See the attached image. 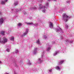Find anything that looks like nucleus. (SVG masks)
Returning a JSON list of instances; mask_svg holds the SVG:
<instances>
[{
	"label": "nucleus",
	"instance_id": "nucleus-2",
	"mask_svg": "<svg viewBox=\"0 0 74 74\" xmlns=\"http://www.w3.org/2000/svg\"><path fill=\"white\" fill-rule=\"evenodd\" d=\"M39 10L42 9V12L44 13H45V11H46V10H45V6H44L41 4H40V6L39 8Z\"/></svg>",
	"mask_w": 74,
	"mask_h": 74
},
{
	"label": "nucleus",
	"instance_id": "nucleus-21",
	"mask_svg": "<svg viewBox=\"0 0 74 74\" xmlns=\"http://www.w3.org/2000/svg\"><path fill=\"white\" fill-rule=\"evenodd\" d=\"M18 1H15V2L14 3V5H16L18 4Z\"/></svg>",
	"mask_w": 74,
	"mask_h": 74
},
{
	"label": "nucleus",
	"instance_id": "nucleus-6",
	"mask_svg": "<svg viewBox=\"0 0 74 74\" xmlns=\"http://www.w3.org/2000/svg\"><path fill=\"white\" fill-rule=\"evenodd\" d=\"M53 23L52 22H50L49 24V26L50 28H51V29L53 28Z\"/></svg>",
	"mask_w": 74,
	"mask_h": 74
},
{
	"label": "nucleus",
	"instance_id": "nucleus-8",
	"mask_svg": "<svg viewBox=\"0 0 74 74\" xmlns=\"http://www.w3.org/2000/svg\"><path fill=\"white\" fill-rule=\"evenodd\" d=\"M37 51V48H34V49L33 51V53L34 54H36Z\"/></svg>",
	"mask_w": 74,
	"mask_h": 74
},
{
	"label": "nucleus",
	"instance_id": "nucleus-47",
	"mask_svg": "<svg viewBox=\"0 0 74 74\" xmlns=\"http://www.w3.org/2000/svg\"><path fill=\"white\" fill-rule=\"evenodd\" d=\"M19 11H21V10H19Z\"/></svg>",
	"mask_w": 74,
	"mask_h": 74
},
{
	"label": "nucleus",
	"instance_id": "nucleus-20",
	"mask_svg": "<svg viewBox=\"0 0 74 74\" xmlns=\"http://www.w3.org/2000/svg\"><path fill=\"white\" fill-rule=\"evenodd\" d=\"M50 46H49V47H48L47 49V51H49L50 49H51V47H50Z\"/></svg>",
	"mask_w": 74,
	"mask_h": 74
},
{
	"label": "nucleus",
	"instance_id": "nucleus-12",
	"mask_svg": "<svg viewBox=\"0 0 74 74\" xmlns=\"http://www.w3.org/2000/svg\"><path fill=\"white\" fill-rule=\"evenodd\" d=\"M66 43H68V42H71V43H73V41H70V42H69V40H66Z\"/></svg>",
	"mask_w": 74,
	"mask_h": 74
},
{
	"label": "nucleus",
	"instance_id": "nucleus-34",
	"mask_svg": "<svg viewBox=\"0 0 74 74\" xmlns=\"http://www.w3.org/2000/svg\"><path fill=\"white\" fill-rule=\"evenodd\" d=\"M23 13L25 15H26V12H24Z\"/></svg>",
	"mask_w": 74,
	"mask_h": 74
},
{
	"label": "nucleus",
	"instance_id": "nucleus-28",
	"mask_svg": "<svg viewBox=\"0 0 74 74\" xmlns=\"http://www.w3.org/2000/svg\"><path fill=\"white\" fill-rule=\"evenodd\" d=\"M6 51L7 52H10V49H6Z\"/></svg>",
	"mask_w": 74,
	"mask_h": 74
},
{
	"label": "nucleus",
	"instance_id": "nucleus-44",
	"mask_svg": "<svg viewBox=\"0 0 74 74\" xmlns=\"http://www.w3.org/2000/svg\"><path fill=\"white\" fill-rule=\"evenodd\" d=\"M53 1H56V0H53Z\"/></svg>",
	"mask_w": 74,
	"mask_h": 74
},
{
	"label": "nucleus",
	"instance_id": "nucleus-35",
	"mask_svg": "<svg viewBox=\"0 0 74 74\" xmlns=\"http://www.w3.org/2000/svg\"><path fill=\"white\" fill-rule=\"evenodd\" d=\"M60 38H61V40H62V39H63V37L62 36H60Z\"/></svg>",
	"mask_w": 74,
	"mask_h": 74
},
{
	"label": "nucleus",
	"instance_id": "nucleus-14",
	"mask_svg": "<svg viewBox=\"0 0 74 74\" xmlns=\"http://www.w3.org/2000/svg\"><path fill=\"white\" fill-rule=\"evenodd\" d=\"M17 25L18 27H21L22 26V24L21 23H18L17 24Z\"/></svg>",
	"mask_w": 74,
	"mask_h": 74
},
{
	"label": "nucleus",
	"instance_id": "nucleus-48",
	"mask_svg": "<svg viewBox=\"0 0 74 74\" xmlns=\"http://www.w3.org/2000/svg\"><path fill=\"white\" fill-rule=\"evenodd\" d=\"M42 56H43V55Z\"/></svg>",
	"mask_w": 74,
	"mask_h": 74
},
{
	"label": "nucleus",
	"instance_id": "nucleus-15",
	"mask_svg": "<svg viewBox=\"0 0 74 74\" xmlns=\"http://www.w3.org/2000/svg\"><path fill=\"white\" fill-rule=\"evenodd\" d=\"M5 33V32L4 31H1V35H2V36H4V35H5V34H4Z\"/></svg>",
	"mask_w": 74,
	"mask_h": 74
},
{
	"label": "nucleus",
	"instance_id": "nucleus-26",
	"mask_svg": "<svg viewBox=\"0 0 74 74\" xmlns=\"http://www.w3.org/2000/svg\"><path fill=\"white\" fill-rule=\"evenodd\" d=\"M43 37L44 38H45V39L47 38V36H46L45 35H44Z\"/></svg>",
	"mask_w": 74,
	"mask_h": 74
},
{
	"label": "nucleus",
	"instance_id": "nucleus-3",
	"mask_svg": "<svg viewBox=\"0 0 74 74\" xmlns=\"http://www.w3.org/2000/svg\"><path fill=\"white\" fill-rule=\"evenodd\" d=\"M2 39L3 41H1V38H0V43H1L2 44H4L5 42H7V39L5 37H3Z\"/></svg>",
	"mask_w": 74,
	"mask_h": 74
},
{
	"label": "nucleus",
	"instance_id": "nucleus-45",
	"mask_svg": "<svg viewBox=\"0 0 74 74\" xmlns=\"http://www.w3.org/2000/svg\"><path fill=\"white\" fill-rule=\"evenodd\" d=\"M48 45H49V44H48Z\"/></svg>",
	"mask_w": 74,
	"mask_h": 74
},
{
	"label": "nucleus",
	"instance_id": "nucleus-32",
	"mask_svg": "<svg viewBox=\"0 0 74 74\" xmlns=\"http://www.w3.org/2000/svg\"><path fill=\"white\" fill-rule=\"evenodd\" d=\"M14 66H15V67H18V66H17V65L16 64H15Z\"/></svg>",
	"mask_w": 74,
	"mask_h": 74
},
{
	"label": "nucleus",
	"instance_id": "nucleus-42",
	"mask_svg": "<svg viewBox=\"0 0 74 74\" xmlns=\"http://www.w3.org/2000/svg\"><path fill=\"white\" fill-rule=\"evenodd\" d=\"M14 74H16V73H15V72H14Z\"/></svg>",
	"mask_w": 74,
	"mask_h": 74
},
{
	"label": "nucleus",
	"instance_id": "nucleus-46",
	"mask_svg": "<svg viewBox=\"0 0 74 74\" xmlns=\"http://www.w3.org/2000/svg\"><path fill=\"white\" fill-rule=\"evenodd\" d=\"M42 1V0H41V1Z\"/></svg>",
	"mask_w": 74,
	"mask_h": 74
},
{
	"label": "nucleus",
	"instance_id": "nucleus-7",
	"mask_svg": "<svg viewBox=\"0 0 74 74\" xmlns=\"http://www.w3.org/2000/svg\"><path fill=\"white\" fill-rule=\"evenodd\" d=\"M28 31H29V29H26L25 30V32L24 33L23 35L22 36V37L23 36H26V35L27 34V33H28Z\"/></svg>",
	"mask_w": 74,
	"mask_h": 74
},
{
	"label": "nucleus",
	"instance_id": "nucleus-36",
	"mask_svg": "<svg viewBox=\"0 0 74 74\" xmlns=\"http://www.w3.org/2000/svg\"><path fill=\"white\" fill-rule=\"evenodd\" d=\"M16 10L17 12H18V11H19V10L18 9Z\"/></svg>",
	"mask_w": 74,
	"mask_h": 74
},
{
	"label": "nucleus",
	"instance_id": "nucleus-30",
	"mask_svg": "<svg viewBox=\"0 0 74 74\" xmlns=\"http://www.w3.org/2000/svg\"><path fill=\"white\" fill-rule=\"evenodd\" d=\"M66 3H70V1H66Z\"/></svg>",
	"mask_w": 74,
	"mask_h": 74
},
{
	"label": "nucleus",
	"instance_id": "nucleus-38",
	"mask_svg": "<svg viewBox=\"0 0 74 74\" xmlns=\"http://www.w3.org/2000/svg\"><path fill=\"white\" fill-rule=\"evenodd\" d=\"M5 1L6 2H7V1H8V0H5Z\"/></svg>",
	"mask_w": 74,
	"mask_h": 74
},
{
	"label": "nucleus",
	"instance_id": "nucleus-19",
	"mask_svg": "<svg viewBox=\"0 0 74 74\" xmlns=\"http://www.w3.org/2000/svg\"><path fill=\"white\" fill-rule=\"evenodd\" d=\"M36 7H34L33 8H31L29 9V11H31L32 9H36Z\"/></svg>",
	"mask_w": 74,
	"mask_h": 74
},
{
	"label": "nucleus",
	"instance_id": "nucleus-41",
	"mask_svg": "<svg viewBox=\"0 0 74 74\" xmlns=\"http://www.w3.org/2000/svg\"><path fill=\"white\" fill-rule=\"evenodd\" d=\"M33 70V71H36V70Z\"/></svg>",
	"mask_w": 74,
	"mask_h": 74
},
{
	"label": "nucleus",
	"instance_id": "nucleus-22",
	"mask_svg": "<svg viewBox=\"0 0 74 74\" xmlns=\"http://www.w3.org/2000/svg\"><path fill=\"white\" fill-rule=\"evenodd\" d=\"M56 69L57 70H60V67L58 66H56Z\"/></svg>",
	"mask_w": 74,
	"mask_h": 74
},
{
	"label": "nucleus",
	"instance_id": "nucleus-17",
	"mask_svg": "<svg viewBox=\"0 0 74 74\" xmlns=\"http://www.w3.org/2000/svg\"><path fill=\"white\" fill-rule=\"evenodd\" d=\"M36 43L40 45V40L38 39L36 41Z\"/></svg>",
	"mask_w": 74,
	"mask_h": 74
},
{
	"label": "nucleus",
	"instance_id": "nucleus-31",
	"mask_svg": "<svg viewBox=\"0 0 74 74\" xmlns=\"http://www.w3.org/2000/svg\"><path fill=\"white\" fill-rule=\"evenodd\" d=\"M49 72L51 73L52 72V69H50L49 70Z\"/></svg>",
	"mask_w": 74,
	"mask_h": 74
},
{
	"label": "nucleus",
	"instance_id": "nucleus-29",
	"mask_svg": "<svg viewBox=\"0 0 74 74\" xmlns=\"http://www.w3.org/2000/svg\"><path fill=\"white\" fill-rule=\"evenodd\" d=\"M52 43L53 44H55V42L54 41H53L52 42Z\"/></svg>",
	"mask_w": 74,
	"mask_h": 74
},
{
	"label": "nucleus",
	"instance_id": "nucleus-25",
	"mask_svg": "<svg viewBox=\"0 0 74 74\" xmlns=\"http://www.w3.org/2000/svg\"><path fill=\"white\" fill-rule=\"evenodd\" d=\"M19 53V51L18 50L16 49L15 50V53Z\"/></svg>",
	"mask_w": 74,
	"mask_h": 74
},
{
	"label": "nucleus",
	"instance_id": "nucleus-37",
	"mask_svg": "<svg viewBox=\"0 0 74 74\" xmlns=\"http://www.w3.org/2000/svg\"><path fill=\"white\" fill-rule=\"evenodd\" d=\"M5 74H9V73H8L7 72H6L5 73Z\"/></svg>",
	"mask_w": 74,
	"mask_h": 74
},
{
	"label": "nucleus",
	"instance_id": "nucleus-33",
	"mask_svg": "<svg viewBox=\"0 0 74 74\" xmlns=\"http://www.w3.org/2000/svg\"><path fill=\"white\" fill-rule=\"evenodd\" d=\"M19 63H21V64H22V61H20Z\"/></svg>",
	"mask_w": 74,
	"mask_h": 74
},
{
	"label": "nucleus",
	"instance_id": "nucleus-9",
	"mask_svg": "<svg viewBox=\"0 0 74 74\" xmlns=\"http://www.w3.org/2000/svg\"><path fill=\"white\" fill-rule=\"evenodd\" d=\"M42 62V60H41V59L40 58H39L38 59V61L37 62L38 63H41Z\"/></svg>",
	"mask_w": 74,
	"mask_h": 74
},
{
	"label": "nucleus",
	"instance_id": "nucleus-1",
	"mask_svg": "<svg viewBox=\"0 0 74 74\" xmlns=\"http://www.w3.org/2000/svg\"><path fill=\"white\" fill-rule=\"evenodd\" d=\"M70 18V17L67 16L66 14H64L63 15L62 20H64L65 22H67L69 19Z\"/></svg>",
	"mask_w": 74,
	"mask_h": 74
},
{
	"label": "nucleus",
	"instance_id": "nucleus-10",
	"mask_svg": "<svg viewBox=\"0 0 74 74\" xmlns=\"http://www.w3.org/2000/svg\"><path fill=\"white\" fill-rule=\"evenodd\" d=\"M27 25H34L35 26H36V25H38V24H36V25H34L33 24V23H27Z\"/></svg>",
	"mask_w": 74,
	"mask_h": 74
},
{
	"label": "nucleus",
	"instance_id": "nucleus-4",
	"mask_svg": "<svg viewBox=\"0 0 74 74\" xmlns=\"http://www.w3.org/2000/svg\"><path fill=\"white\" fill-rule=\"evenodd\" d=\"M58 27L59 29H56V32H60V33L61 34H62V33H63V30H62V29H61V28H60L59 27Z\"/></svg>",
	"mask_w": 74,
	"mask_h": 74
},
{
	"label": "nucleus",
	"instance_id": "nucleus-13",
	"mask_svg": "<svg viewBox=\"0 0 74 74\" xmlns=\"http://www.w3.org/2000/svg\"><path fill=\"white\" fill-rule=\"evenodd\" d=\"M59 52L58 51H56L53 54V56H55L56 55H57V54H58V53Z\"/></svg>",
	"mask_w": 74,
	"mask_h": 74
},
{
	"label": "nucleus",
	"instance_id": "nucleus-18",
	"mask_svg": "<svg viewBox=\"0 0 74 74\" xmlns=\"http://www.w3.org/2000/svg\"><path fill=\"white\" fill-rule=\"evenodd\" d=\"M27 64L28 65H31V64H32V63L30 62L29 60H28V62L27 63Z\"/></svg>",
	"mask_w": 74,
	"mask_h": 74
},
{
	"label": "nucleus",
	"instance_id": "nucleus-11",
	"mask_svg": "<svg viewBox=\"0 0 74 74\" xmlns=\"http://www.w3.org/2000/svg\"><path fill=\"white\" fill-rule=\"evenodd\" d=\"M51 0H48V1H47V2L46 3V5L47 7H48V6L49 5V3H48V1H50Z\"/></svg>",
	"mask_w": 74,
	"mask_h": 74
},
{
	"label": "nucleus",
	"instance_id": "nucleus-43",
	"mask_svg": "<svg viewBox=\"0 0 74 74\" xmlns=\"http://www.w3.org/2000/svg\"><path fill=\"white\" fill-rule=\"evenodd\" d=\"M0 63H1V61H0Z\"/></svg>",
	"mask_w": 74,
	"mask_h": 74
},
{
	"label": "nucleus",
	"instance_id": "nucleus-23",
	"mask_svg": "<svg viewBox=\"0 0 74 74\" xmlns=\"http://www.w3.org/2000/svg\"><path fill=\"white\" fill-rule=\"evenodd\" d=\"M5 1H1V4H5Z\"/></svg>",
	"mask_w": 74,
	"mask_h": 74
},
{
	"label": "nucleus",
	"instance_id": "nucleus-5",
	"mask_svg": "<svg viewBox=\"0 0 74 74\" xmlns=\"http://www.w3.org/2000/svg\"><path fill=\"white\" fill-rule=\"evenodd\" d=\"M4 21V18H2L0 19V25H2Z\"/></svg>",
	"mask_w": 74,
	"mask_h": 74
},
{
	"label": "nucleus",
	"instance_id": "nucleus-40",
	"mask_svg": "<svg viewBox=\"0 0 74 74\" xmlns=\"http://www.w3.org/2000/svg\"><path fill=\"white\" fill-rule=\"evenodd\" d=\"M1 12H0V15H1Z\"/></svg>",
	"mask_w": 74,
	"mask_h": 74
},
{
	"label": "nucleus",
	"instance_id": "nucleus-24",
	"mask_svg": "<svg viewBox=\"0 0 74 74\" xmlns=\"http://www.w3.org/2000/svg\"><path fill=\"white\" fill-rule=\"evenodd\" d=\"M63 62H64V60L60 61L59 62L60 64H62V63H63Z\"/></svg>",
	"mask_w": 74,
	"mask_h": 74
},
{
	"label": "nucleus",
	"instance_id": "nucleus-27",
	"mask_svg": "<svg viewBox=\"0 0 74 74\" xmlns=\"http://www.w3.org/2000/svg\"><path fill=\"white\" fill-rule=\"evenodd\" d=\"M65 26L66 28V29H68V27H69V26H68V25H67L66 24L65 25Z\"/></svg>",
	"mask_w": 74,
	"mask_h": 74
},
{
	"label": "nucleus",
	"instance_id": "nucleus-16",
	"mask_svg": "<svg viewBox=\"0 0 74 74\" xmlns=\"http://www.w3.org/2000/svg\"><path fill=\"white\" fill-rule=\"evenodd\" d=\"M10 40L14 41V38L13 36H12L10 38Z\"/></svg>",
	"mask_w": 74,
	"mask_h": 74
},
{
	"label": "nucleus",
	"instance_id": "nucleus-39",
	"mask_svg": "<svg viewBox=\"0 0 74 74\" xmlns=\"http://www.w3.org/2000/svg\"><path fill=\"white\" fill-rule=\"evenodd\" d=\"M14 10L13 9H11V11H13V10Z\"/></svg>",
	"mask_w": 74,
	"mask_h": 74
}]
</instances>
